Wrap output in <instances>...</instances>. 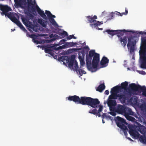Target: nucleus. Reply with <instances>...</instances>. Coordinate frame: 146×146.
<instances>
[{"mask_svg": "<svg viewBox=\"0 0 146 146\" xmlns=\"http://www.w3.org/2000/svg\"><path fill=\"white\" fill-rule=\"evenodd\" d=\"M66 98L70 101L78 102L83 105H86L94 108H97V106L100 104V102L98 99H94L90 97L82 96L80 98L78 96L74 95L70 96Z\"/></svg>", "mask_w": 146, "mask_h": 146, "instance_id": "1", "label": "nucleus"}, {"mask_svg": "<svg viewBox=\"0 0 146 146\" xmlns=\"http://www.w3.org/2000/svg\"><path fill=\"white\" fill-rule=\"evenodd\" d=\"M128 83L125 81L121 83V86H118L119 89H123L126 92L129 90H131L133 92H137L135 94L138 95L142 92V95L146 97V87L145 86H142L139 84H136L135 83H131L129 85V89L127 88ZM131 91V90H130Z\"/></svg>", "mask_w": 146, "mask_h": 146, "instance_id": "2", "label": "nucleus"}, {"mask_svg": "<svg viewBox=\"0 0 146 146\" xmlns=\"http://www.w3.org/2000/svg\"><path fill=\"white\" fill-rule=\"evenodd\" d=\"M89 22L91 23L90 25L92 27L93 26L97 28L98 25L102 24L101 22L98 21H96L95 20L97 19V17L96 15H94L93 17L91 16H88L86 17Z\"/></svg>", "mask_w": 146, "mask_h": 146, "instance_id": "3", "label": "nucleus"}, {"mask_svg": "<svg viewBox=\"0 0 146 146\" xmlns=\"http://www.w3.org/2000/svg\"><path fill=\"white\" fill-rule=\"evenodd\" d=\"M124 92V94H118L119 100L122 103H125L128 98L127 96H131L132 94V92L129 89L127 92Z\"/></svg>", "mask_w": 146, "mask_h": 146, "instance_id": "4", "label": "nucleus"}, {"mask_svg": "<svg viewBox=\"0 0 146 146\" xmlns=\"http://www.w3.org/2000/svg\"><path fill=\"white\" fill-rule=\"evenodd\" d=\"M133 40V37L131 36L128 38V42L127 44V46L128 49L130 50V52H133L135 50V45L136 44V41H132Z\"/></svg>", "mask_w": 146, "mask_h": 146, "instance_id": "5", "label": "nucleus"}, {"mask_svg": "<svg viewBox=\"0 0 146 146\" xmlns=\"http://www.w3.org/2000/svg\"><path fill=\"white\" fill-rule=\"evenodd\" d=\"M100 61V54L96 53L94 55L92 61V66L94 69H96Z\"/></svg>", "mask_w": 146, "mask_h": 146, "instance_id": "6", "label": "nucleus"}, {"mask_svg": "<svg viewBox=\"0 0 146 146\" xmlns=\"http://www.w3.org/2000/svg\"><path fill=\"white\" fill-rule=\"evenodd\" d=\"M92 58L88 56L87 55L86 56V62L88 69L92 72H95L96 70H93L92 66Z\"/></svg>", "mask_w": 146, "mask_h": 146, "instance_id": "7", "label": "nucleus"}, {"mask_svg": "<svg viewBox=\"0 0 146 146\" xmlns=\"http://www.w3.org/2000/svg\"><path fill=\"white\" fill-rule=\"evenodd\" d=\"M0 10L2 11L0 13L3 16L9 11H12L11 8L7 5H4L1 4H0Z\"/></svg>", "mask_w": 146, "mask_h": 146, "instance_id": "8", "label": "nucleus"}, {"mask_svg": "<svg viewBox=\"0 0 146 146\" xmlns=\"http://www.w3.org/2000/svg\"><path fill=\"white\" fill-rule=\"evenodd\" d=\"M126 106L124 105H118L116 106V112L119 114L124 115L126 112Z\"/></svg>", "mask_w": 146, "mask_h": 146, "instance_id": "9", "label": "nucleus"}, {"mask_svg": "<svg viewBox=\"0 0 146 146\" xmlns=\"http://www.w3.org/2000/svg\"><path fill=\"white\" fill-rule=\"evenodd\" d=\"M10 20L13 23L16 24L18 26H19L21 29L24 31H27V30L23 27L20 21L16 17L13 16L12 17Z\"/></svg>", "mask_w": 146, "mask_h": 146, "instance_id": "10", "label": "nucleus"}, {"mask_svg": "<svg viewBox=\"0 0 146 146\" xmlns=\"http://www.w3.org/2000/svg\"><path fill=\"white\" fill-rule=\"evenodd\" d=\"M21 19L25 25L33 29L34 28V26L32 22L29 21L28 19L25 17L24 16H21Z\"/></svg>", "mask_w": 146, "mask_h": 146, "instance_id": "11", "label": "nucleus"}, {"mask_svg": "<svg viewBox=\"0 0 146 146\" xmlns=\"http://www.w3.org/2000/svg\"><path fill=\"white\" fill-rule=\"evenodd\" d=\"M36 3L35 0L33 2L32 0H28L27 1V8L29 10H31L32 12H34L35 11V9L34 7V4Z\"/></svg>", "mask_w": 146, "mask_h": 146, "instance_id": "12", "label": "nucleus"}, {"mask_svg": "<svg viewBox=\"0 0 146 146\" xmlns=\"http://www.w3.org/2000/svg\"><path fill=\"white\" fill-rule=\"evenodd\" d=\"M45 52L46 53L52 56L54 54V50H53L54 46L50 45H46L44 46Z\"/></svg>", "mask_w": 146, "mask_h": 146, "instance_id": "13", "label": "nucleus"}, {"mask_svg": "<svg viewBox=\"0 0 146 146\" xmlns=\"http://www.w3.org/2000/svg\"><path fill=\"white\" fill-rule=\"evenodd\" d=\"M74 70H75L77 74H79L81 76H82L83 74L86 73L85 71L84 70L79 68L78 62H75Z\"/></svg>", "mask_w": 146, "mask_h": 146, "instance_id": "14", "label": "nucleus"}, {"mask_svg": "<svg viewBox=\"0 0 146 146\" xmlns=\"http://www.w3.org/2000/svg\"><path fill=\"white\" fill-rule=\"evenodd\" d=\"M115 120L117 126L120 125L121 124L123 123L126 124L125 120L123 118L119 116L115 117Z\"/></svg>", "mask_w": 146, "mask_h": 146, "instance_id": "15", "label": "nucleus"}, {"mask_svg": "<svg viewBox=\"0 0 146 146\" xmlns=\"http://www.w3.org/2000/svg\"><path fill=\"white\" fill-rule=\"evenodd\" d=\"M85 56L84 51H81L79 53L78 58L80 62V64L81 66H83L85 64L84 62V56Z\"/></svg>", "mask_w": 146, "mask_h": 146, "instance_id": "16", "label": "nucleus"}, {"mask_svg": "<svg viewBox=\"0 0 146 146\" xmlns=\"http://www.w3.org/2000/svg\"><path fill=\"white\" fill-rule=\"evenodd\" d=\"M109 61V60L107 57L104 56L102 58L100 63L102 67H105L108 65Z\"/></svg>", "mask_w": 146, "mask_h": 146, "instance_id": "17", "label": "nucleus"}, {"mask_svg": "<svg viewBox=\"0 0 146 146\" xmlns=\"http://www.w3.org/2000/svg\"><path fill=\"white\" fill-rule=\"evenodd\" d=\"M76 62L74 59L71 58L70 59L69 63L68 64V67L71 69L74 70L75 62Z\"/></svg>", "mask_w": 146, "mask_h": 146, "instance_id": "18", "label": "nucleus"}, {"mask_svg": "<svg viewBox=\"0 0 146 146\" xmlns=\"http://www.w3.org/2000/svg\"><path fill=\"white\" fill-rule=\"evenodd\" d=\"M116 34L118 37H121L124 35V33L125 32H128V30H126L125 29L122 30H116Z\"/></svg>", "mask_w": 146, "mask_h": 146, "instance_id": "19", "label": "nucleus"}, {"mask_svg": "<svg viewBox=\"0 0 146 146\" xmlns=\"http://www.w3.org/2000/svg\"><path fill=\"white\" fill-rule=\"evenodd\" d=\"M127 37L126 36H124L123 38L121 37L119 41L121 43L122 45L125 47L127 42Z\"/></svg>", "mask_w": 146, "mask_h": 146, "instance_id": "20", "label": "nucleus"}, {"mask_svg": "<svg viewBox=\"0 0 146 146\" xmlns=\"http://www.w3.org/2000/svg\"><path fill=\"white\" fill-rule=\"evenodd\" d=\"M129 133L131 135L134 137H138L139 135L138 132L135 129H130Z\"/></svg>", "mask_w": 146, "mask_h": 146, "instance_id": "21", "label": "nucleus"}, {"mask_svg": "<svg viewBox=\"0 0 146 146\" xmlns=\"http://www.w3.org/2000/svg\"><path fill=\"white\" fill-rule=\"evenodd\" d=\"M107 104L108 106H115L116 105L117 103L115 100L108 99Z\"/></svg>", "mask_w": 146, "mask_h": 146, "instance_id": "22", "label": "nucleus"}, {"mask_svg": "<svg viewBox=\"0 0 146 146\" xmlns=\"http://www.w3.org/2000/svg\"><path fill=\"white\" fill-rule=\"evenodd\" d=\"M137 129L138 131L142 134H144L146 133L145 128L143 125H141L138 127Z\"/></svg>", "mask_w": 146, "mask_h": 146, "instance_id": "23", "label": "nucleus"}, {"mask_svg": "<svg viewBox=\"0 0 146 146\" xmlns=\"http://www.w3.org/2000/svg\"><path fill=\"white\" fill-rule=\"evenodd\" d=\"M38 22L43 27L46 28V21H44L42 19H39L38 20Z\"/></svg>", "mask_w": 146, "mask_h": 146, "instance_id": "24", "label": "nucleus"}, {"mask_svg": "<svg viewBox=\"0 0 146 146\" xmlns=\"http://www.w3.org/2000/svg\"><path fill=\"white\" fill-rule=\"evenodd\" d=\"M57 33L60 36H63V38L68 36V33L64 31H62L61 29L58 30Z\"/></svg>", "mask_w": 146, "mask_h": 146, "instance_id": "25", "label": "nucleus"}, {"mask_svg": "<svg viewBox=\"0 0 146 146\" xmlns=\"http://www.w3.org/2000/svg\"><path fill=\"white\" fill-rule=\"evenodd\" d=\"M126 112L124 113V114L125 116H126L127 115H133L134 113L133 111H132L131 109L126 106Z\"/></svg>", "mask_w": 146, "mask_h": 146, "instance_id": "26", "label": "nucleus"}, {"mask_svg": "<svg viewBox=\"0 0 146 146\" xmlns=\"http://www.w3.org/2000/svg\"><path fill=\"white\" fill-rule=\"evenodd\" d=\"M105 86L104 84H101L98 87L96 90L100 92H102L103 90L105 89Z\"/></svg>", "mask_w": 146, "mask_h": 146, "instance_id": "27", "label": "nucleus"}, {"mask_svg": "<svg viewBox=\"0 0 146 146\" xmlns=\"http://www.w3.org/2000/svg\"><path fill=\"white\" fill-rule=\"evenodd\" d=\"M118 94L117 93H111V95H110L108 97V99H110L115 100L117 99L118 97Z\"/></svg>", "mask_w": 146, "mask_h": 146, "instance_id": "28", "label": "nucleus"}, {"mask_svg": "<svg viewBox=\"0 0 146 146\" xmlns=\"http://www.w3.org/2000/svg\"><path fill=\"white\" fill-rule=\"evenodd\" d=\"M119 89L118 86L113 87L111 89L110 93H117L118 90Z\"/></svg>", "mask_w": 146, "mask_h": 146, "instance_id": "29", "label": "nucleus"}, {"mask_svg": "<svg viewBox=\"0 0 146 146\" xmlns=\"http://www.w3.org/2000/svg\"><path fill=\"white\" fill-rule=\"evenodd\" d=\"M115 31H116V30L108 29L106 31V32H107L108 34L113 36L116 34Z\"/></svg>", "mask_w": 146, "mask_h": 146, "instance_id": "30", "label": "nucleus"}, {"mask_svg": "<svg viewBox=\"0 0 146 146\" xmlns=\"http://www.w3.org/2000/svg\"><path fill=\"white\" fill-rule=\"evenodd\" d=\"M49 21L50 22L52 23V25H54V27H58V24H57L55 20L53 18H51L49 19Z\"/></svg>", "mask_w": 146, "mask_h": 146, "instance_id": "31", "label": "nucleus"}, {"mask_svg": "<svg viewBox=\"0 0 146 146\" xmlns=\"http://www.w3.org/2000/svg\"><path fill=\"white\" fill-rule=\"evenodd\" d=\"M77 44L76 42H66V44L67 45L68 47H72L74 46L75 45Z\"/></svg>", "mask_w": 146, "mask_h": 146, "instance_id": "32", "label": "nucleus"}, {"mask_svg": "<svg viewBox=\"0 0 146 146\" xmlns=\"http://www.w3.org/2000/svg\"><path fill=\"white\" fill-rule=\"evenodd\" d=\"M89 113H90L93 114L94 115L97 116L98 113L97 110L96 109H94L92 110L91 109L89 111Z\"/></svg>", "mask_w": 146, "mask_h": 146, "instance_id": "33", "label": "nucleus"}, {"mask_svg": "<svg viewBox=\"0 0 146 146\" xmlns=\"http://www.w3.org/2000/svg\"><path fill=\"white\" fill-rule=\"evenodd\" d=\"M126 118L127 119V120L132 121H134L135 119V118L131 116H129V115H127L126 116H125Z\"/></svg>", "mask_w": 146, "mask_h": 146, "instance_id": "34", "label": "nucleus"}, {"mask_svg": "<svg viewBox=\"0 0 146 146\" xmlns=\"http://www.w3.org/2000/svg\"><path fill=\"white\" fill-rule=\"evenodd\" d=\"M96 53L95 52V50H91L89 51V55L87 56H88L92 58L93 56L94 57V55Z\"/></svg>", "mask_w": 146, "mask_h": 146, "instance_id": "35", "label": "nucleus"}, {"mask_svg": "<svg viewBox=\"0 0 146 146\" xmlns=\"http://www.w3.org/2000/svg\"><path fill=\"white\" fill-rule=\"evenodd\" d=\"M68 56H62L60 57L59 58L58 60L59 61H61L63 62L64 63L65 62V60L66 58H67Z\"/></svg>", "mask_w": 146, "mask_h": 146, "instance_id": "36", "label": "nucleus"}, {"mask_svg": "<svg viewBox=\"0 0 146 146\" xmlns=\"http://www.w3.org/2000/svg\"><path fill=\"white\" fill-rule=\"evenodd\" d=\"M130 101L131 102H133V103L134 104H136L137 102V98H131L130 99Z\"/></svg>", "mask_w": 146, "mask_h": 146, "instance_id": "37", "label": "nucleus"}, {"mask_svg": "<svg viewBox=\"0 0 146 146\" xmlns=\"http://www.w3.org/2000/svg\"><path fill=\"white\" fill-rule=\"evenodd\" d=\"M36 8L37 12L40 16L44 13V11H42L38 6H36Z\"/></svg>", "mask_w": 146, "mask_h": 146, "instance_id": "38", "label": "nucleus"}, {"mask_svg": "<svg viewBox=\"0 0 146 146\" xmlns=\"http://www.w3.org/2000/svg\"><path fill=\"white\" fill-rule=\"evenodd\" d=\"M143 62L141 65L142 68H143L146 67V56H145L143 58Z\"/></svg>", "mask_w": 146, "mask_h": 146, "instance_id": "39", "label": "nucleus"}, {"mask_svg": "<svg viewBox=\"0 0 146 146\" xmlns=\"http://www.w3.org/2000/svg\"><path fill=\"white\" fill-rule=\"evenodd\" d=\"M143 62L141 65L142 68H143L146 67V56H145L143 58Z\"/></svg>", "mask_w": 146, "mask_h": 146, "instance_id": "40", "label": "nucleus"}, {"mask_svg": "<svg viewBox=\"0 0 146 146\" xmlns=\"http://www.w3.org/2000/svg\"><path fill=\"white\" fill-rule=\"evenodd\" d=\"M128 32H131L133 33L135 35H137L139 34H141L142 35L143 34V32H142V31L139 32L138 31H128Z\"/></svg>", "mask_w": 146, "mask_h": 146, "instance_id": "41", "label": "nucleus"}, {"mask_svg": "<svg viewBox=\"0 0 146 146\" xmlns=\"http://www.w3.org/2000/svg\"><path fill=\"white\" fill-rule=\"evenodd\" d=\"M125 124L123 123L120 125L117 126L123 130L127 129L126 126L124 125Z\"/></svg>", "mask_w": 146, "mask_h": 146, "instance_id": "42", "label": "nucleus"}, {"mask_svg": "<svg viewBox=\"0 0 146 146\" xmlns=\"http://www.w3.org/2000/svg\"><path fill=\"white\" fill-rule=\"evenodd\" d=\"M142 110L144 111H146V104L144 103L142 104L140 106Z\"/></svg>", "mask_w": 146, "mask_h": 146, "instance_id": "43", "label": "nucleus"}, {"mask_svg": "<svg viewBox=\"0 0 146 146\" xmlns=\"http://www.w3.org/2000/svg\"><path fill=\"white\" fill-rule=\"evenodd\" d=\"M98 107H99L98 110L97 111L98 113V114L100 113L102 111L103 109V106L101 105H99V104H98V105L97 106V107L96 108Z\"/></svg>", "mask_w": 146, "mask_h": 146, "instance_id": "44", "label": "nucleus"}, {"mask_svg": "<svg viewBox=\"0 0 146 146\" xmlns=\"http://www.w3.org/2000/svg\"><path fill=\"white\" fill-rule=\"evenodd\" d=\"M5 16H7L10 19L11 18L13 17V16H12L11 14V13L10 12L9 13L7 12L5 14Z\"/></svg>", "mask_w": 146, "mask_h": 146, "instance_id": "45", "label": "nucleus"}, {"mask_svg": "<svg viewBox=\"0 0 146 146\" xmlns=\"http://www.w3.org/2000/svg\"><path fill=\"white\" fill-rule=\"evenodd\" d=\"M45 13L46 14L48 17L49 19L50 18V17L52 13L49 11L47 10L45 11Z\"/></svg>", "mask_w": 146, "mask_h": 146, "instance_id": "46", "label": "nucleus"}, {"mask_svg": "<svg viewBox=\"0 0 146 146\" xmlns=\"http://www.w3.org/2000/svg\"><path fill=\"white\" fill-rule=\"evenodd\" d=\"M117 13H118L119 14H120V16H122L123 15H126L128 13V10L127 9V8H126L125 9V12L122 13H120L119 12H117Z\"/></svg>", "mask_w": 146, "mask_h": 146, "instance_id": "47", "label": "nucleus"}, {"mask_svg": "<svg viewBox=\"0 0 146 146\" xmlns=\"http://www.w3.org/2000/svg\"><path fill=\"white\" fill-rule=\"evenodd\" d=\"M110 108V110L111 111H115L116 112V107H115L114 106H108Z\"/></svg>", "mask_w": 146, "mask_h": 146, "instance_id": "48", "label": "nucleus"}, {"mask_svg": "<svg viewBox=\"0 0 146 146\" xmlns=\"http://www.w3.org/2000/svg\"><path fill=\"white\" fill-rule=\"evenodd\" d=\"M139 140L141 142L144 143L145 140V137L143 136H141L139 138Z\"/></svg>", "mask_w": 146, "mask_h": 146, "instance_id": "49", "label": "nucleus"}, {"mask_svg": "<svg viewBox=\"0 0 146 146\" xmlns=\"http://www.w3.org/2000/svg\"><path fill=\"white\" fill-rule=\"evenodd\" d=\"M72 38L76 39V38L73 35H69L67 37V38L68 40H70Z\"/></svg>", "mask_w": 146, "mask_h": 146, "instance_id": "50", "label": "nucleus"}, {"mask_svg": "<svg viewBox=\"0 0 146 146\" xmlns=\"http://www.w3.org/2000/svg\"><path fill=\"white\" fill-rule=\"evenodd\" d=\"M21 0H14L15 4L17 5H20V1Z\"/></svg>", "mask_w": 146, "mask_h": 146, "instance_id": "51", "label": "nucleus"}, {"mask_svg": "<svg viewBox=\"0 0 146 146\" xmlns=\"http://www.w3.org/2000/svg\"><path fill=\"white\" fill-rule=\"evenodd\" d=\"M62 49V47L61 46H60L58 47H55L54 46L53 50H54L55 51H57V50H60V49Z\"/></svg>", "mask_w": 146, "mask_h": 146, "instance_id": "52", "label": "nucleus"}, {"mask_svg": "<svg viewBox=\"0 0 146 146\" xmlns=\"http://www.w3.org/2000/svg\"><path fill=\"white\" fill-rule=\"evenodd\" d=\"M68 40V39H67V37L63 39H62L59 42L60 44H63L66 41Z\"/></svg>", "mask_w": 146, "mask_h": 146, "instance_id": "53", "label": "nucleus"}, {"mask_svg": "<svg viewBox=\"0 0 146 146\" xmlns=\"http://www.w3.org/2000/svg\"><path fill=\"white\" fill-rule=\"evenodd\" d=\"M116 113L115 111H111L109 112V113L112 115L115 116L116 115Z\"/></svg>", "mask_w": 146, "mask_h": 146, "instance_id": "54", "label": "nucleus"}, {"mask_svg": "<svg viewBox=\"0 0 146 146\" xmlns=\"http://www.w3.org/2000/svg\"><path fill=\"white\" fill-rule=\"evenodd\" d=\"M40 16L42 17L44 19H47V17L44 13H43Z\"/></svg>", "mask_w": 146, "mask_h": 146, "instance_id": "55", "label": "nucleus"}, {"mask_svg": "<svg viewBox=\"0 0 146 146\" xmlns=\"http://www.w3.org/2000/svg\"><path fill=\"white\" fill-rule=\"evenodd\" d=\"M70 60V58L68 56V58H67L65 59V61H66L65 62H66V63H67L68 64Z\"/></svg>", "mask_w": 146, "mask_h": 146, "instance_id": "56", "label": "nucleus"}, {"mask_svg": "<svg viewBox=\"0 0 146 146\" xmlns=\"http://www.w3.org/2000/svg\"><path fill=\"white\" fill-rule=\"evenodd\" d=\"M128 130V129L123 131L125 135L126 136L127 135V131Z\"/></svg>", "mask_w": 146, "mask_h": 146, "instance_id": "57", "label": "nucleus"}, {"mask_svg": "<svg viewBox=\"0 0 146 146\" xmlns=\"http://www.w3.org/2000/svg\"><path fill=\"white\" fill-rule=\"evenodd\" d=\"M107 115L106 113H103L102 115V117L103 119L105 118H107Z\"/></svg>", "mask_w": 146, "mask_h": 146, "instance_id": "58", "label": "nucleus"}, {"mask_svg": "<svg viewBox=\"0 0 146 146\" xmlns=\"http://www.w3.org/2000/svg\"><path fill=\"white\" fill-rule=\"evenodd\" d=\"M139 73L140 74H143V75H144L146 74L145 72V71H143V70L139 71Z\"/></svg>", "mask_w": 146, "mask_h": 146, "instance_id": "59", "label": "nucleus"}, {"mask_svg": "<svg viewBox=\"0 0 146 146\" xmlns=\"http://www.w3.org/2000/svg\"><path fill=\"white\" fill-rule=\"evenodd\" d=\"M61 46L62 47V49H64L65 48L68 47L67 46V45L66 44V43L65 44H64Z\"/></svg>", "mask_w": 146, "mask_h": 146, "instance_id": "60", "label": "nucleus"}, {"mask_svg": "<svg viewBox=\"0 0 146 146\" xmlns=\"http://www.w3.org/2000/svg\"><path fill=\"white\" fill-rule=\"evenodd\" d=\"M34 42L36 43V44H38L40 43V42L38 40L35 39H34Z\"/></svg>", "mask_w": 146, "mask_h": 146, "instance_id": "61", "label": "nucleus"}, {"mask_svg": "<svg viewBox=\"0 0 146 146\" xmlns=\"http://www.w3.org/2000/svg\"><path fill=\"white\" fill-rule=\"evenodd\" d=\"M105 94L106 95H108L109 94V91L108 90H106L105 92Z\"/></svg>", "mask_w": 146, "mask_h": 146, "instance_id": "62", "label": "nucleus"}, {"mask_svg": "<svg viewBox=\"0 0 146 146\" xmlns=\"http://www.w3.org/2000/svg\"><path fill=\"white\" fill-rule=\"evenodd\" d=\"M56 17L54 15H52V14H51V15L50 17V19L51 18H55Z\"/></svg>", "mask_w": 146, "mask_h": 146, "instance_id": "63", "label": "nucleus"}, {"mask_svg": "<svg viewBox=\"0 0 146 146\" xmlns=\"http://www.w3.org/2000/svg\"><path fill=\"white\" fill-rule=\"evenodd\" d=\"M23 2L24 3V5H25L27 3L26 0H23Z\"/></svg>", "mask_w": 146, "mask_h": 146, "instance_id": "64", "label": "nucleus"}]
</instances>
